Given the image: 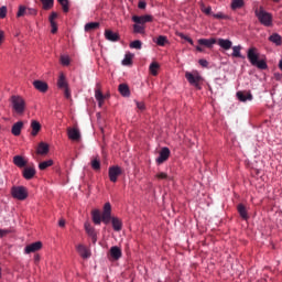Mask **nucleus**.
I'll list each match as a JSON object with an SVG mask.
<instances>
[{
    "instance_id": "obj_1",
    "label": "nucleus",
    "mask_w": 282,
    "mask_h": 282,
    "mask_svg": "<svg viewBox=\"0 0 282 282\" xmlns=\"http://www.w3.org/2000/svg\"><path fill=\"white\" fill-rule=\"evenodd\" d=\"M91 218L95 226H100V224H106V226L109 225L111 221V203H106L104 205L102 213H100V209H93Z\"/></svg>"
},
{
    "instance_id": "obj_2",
    "label": "nucleus",
    "mask_w": 282,
    "mask_h": 282,
    "mask_svg": "<svg viewBox=\"0 0 282 282\" xmlns=\"http://www.w3.org/2000/svg\"><path fill=\"white\" fill-rule=\"evenodd\" d=\"M247 58L253 67H257L258 69H268V62H265V59H259L257 47H250L248 50Z\"/></svg>"
},
{
    "instance_id": "obj_3",
    "label": "nucleus",
    "mask_w": 282,
    "mask_h": 282,
    "mask_svg": "<svg viewBox=\"0 0 282 282\" xmlns=\"http://www.w3.org/2000/svg\"><path fill=\"white\" fill-rule=\"evenodd\" d=\"M10 102H11L13 111L18 116H23V113H25L26 105H25V99H23V97L13 95L10 98Z\"/></svg>"
},
{
    "instance_id": "obj_4",
    "label": "nucleus",
    "mask_w": 282,
    "mask_h": 282,
    "mask_svg": "<svg viewBox=\"0 0 282 282\" xmlns=\"http://www.w3.org/2000/svg\"><path fill=\"white\" fill-rule=\"evenodd\" d=\"M254 14L258 21L261 23V25H264V28H270L272 25V15L270 12L264 11L263 7L256 9Z\"/></svg>"
},
{
    "instance_id": "obj_5",
    "label": "nucleus",
    "mask_w": 282,
    "mask_h": 282,
    "mask_svg": "<svg viewBox=\"0 0 282 282\" xmlns=\"http://www.w3.org/2000/svg\"><path fill=\"white\" fill-rule=\"evenodd\" d=\"M185 78L189 83V85H192L196 89H202L200 85H202V80H204V78L202 77L199 72H197V70L186 72Z\"/></svg>"
},
{
    "instance_id": "obj_6",
    "label": "nucleus",
    "mask_w": 282,
    "mask_h": 282,
    "mask_svg": "<svg viewBox=\"0 0 282 282\" xmlns=\"http://www.w3.org/2000/svg\"><path fill=\"white\" fill-rule=\"evenodd\" d=\"M11 194L14 199H19L20 202L28 199V189L24 186H13L11 188Z\"/></svg>"
},
{
    "instance_id": "obj_7",
    "label": "nucleus",
    "mask_w": 282,
    "mask_h": 282,
    "mask_svg": "<svg viewBox=\"0 0 282 282\" xmlns=\"http://www.w3.org/2000/svg\"><path fill=\"white\" fill-rule=\"evenodd\" d=\"M108 175H109L110 182H113L116 184V182H118V177L122 175V169H120V166H110L108 171Z\"/></svg>"
},
{
    "instance_id": "obj_8",
    "label": "nucleus",
    "mask_w": 282,
    "mask_h": 282,
    "mask_svg": "<svg viewBox=\"0 0 282 282\" xmlns=\"http://www.w3.org/2000/svg\"><path fill=\"white\" fill-rule=\"evenodd\" d=\"M84 228L88 237H90L93 243L96 245V241H98V234H96V229L91 227V224L89 223H85Z\"/></svg>"
},
{
    "instance_id": "obj_9",
    "label": "nucleus",
    "mask_w": 282,
    "mask_h": 282,
    "mask_svg": "<svg viewBox=\"0 0 282 282\" xmlns=\"http://www.w3.org/2000/svg\"><path fill=\"white\" fill-rule=\"evenodd\" d=\"M133 23L139 25H144L145 23H151L153 21V17L151 15H133L132 17Z\"/></svg>"
},
{
    "instance_id": "obj_10",
    "label": "nucleus",
    "mask_w": 282,
    "mask_h": 282,
    "mask_svg": "<svg viewBox=\"0 0 282 282\" xmlns=\"http://www.w3.org/2000/svg\"><path fill=\"white\" fill-rule=\"evenodd\" d=\"M169 158H171V150L169 148H163V149H161V151L159 153L156 163L164 164V162H166V160H169Z\"/></svg>"
},
{
    "instance_id": "obj_11",
    "label": "nucleus",
    "mask_w": 282,
    "mask_h": 282,
    "mask_svg": "<svg viewBox=\"0 0 282 282\" xmlns=\"http://www.w3.org/2000/svg\"><path fill=\"white\" fill-rule=\"evenodd\" d=\"M43 248V242L36 241L25 247L24 252L25 254H32V252H39Z\"/></svg>"
},
{
    "instance_id": "obj_12",
    "label": "nucleus",
    "mask_w": 282,
    "mask_h": 282,
    "mask_svg": "<svg viewBox=\"0 0 282 282\" xmlns=\"http://www.w3.org/2000/svg\"><path fill=\"white\" fill-rule=\"evenodd\" d=\"M67 135L69 140H73V142L80 141V130H78V128H68Z\"/></svg>"
},
{
    "instance_id": "obj_13",
    "label": "nucleus",
    "mask_w": 282,
    "mask_h": 282,
    "mask_svg": "<svg viewBox=\"0 0 282 282\" xmlns=\"http://www.w3.org/2000/svg\"><path fill=\"white\" fill-rule=\"evenodd\" d=\"M105 37L107 41H110L111 43H118V41H120V34H118L111 30L105 31Z\"/></svg>"
},
{
    "instance_id": "obj_14",
    "label": "nucleus",
    "mask_w": 282,
    "mask_h": 282,
    "mask_svg": "<svg viewBox=\"0 0 282 282\" xmlns=\"http://www.w3.org/2000/svg\"><path fill=\"white\" fill-rule=\"evenodd\" d=\"M109 254L111 259H113L115 261H118V259L122 258V249H120V247L118 246H113L110 248Z\"/></svg>"
},
{
    "instance_id": "obj_15",
    "label": "nucleus",
    "mask_w": 282,
    "mask_h": 282,
    "mask_svg": "<svg viewBox=\"0 0 282 282\" xmlns=\"http://www.w3.org/2000/svg\"><path fill=\"white\" fill-rule=\"evenodd\" d=\"M237 210H238L241 219H243L245 221H248V219H250V216L248 215V208L246 207V205H243L241 203L238 204Z\"/></svg>"
},
{
    "instance_id": "obj_16",
    "label": "nucleus",
    "mask_w": 282,
    "mask_h": 282,
    "mask_svg": "<svg viewBox=\"0 0 282 282\" xmlns=\"http://www.w3.org/2000/svg\"><path fill=\"white\" fill-rule=\"evenodd\" d=\"M37 155H47L50 153V145L45 142H40L36 148Z\"/></svg>"
},
{
    "instance_id": "obj_17",
    "label": "nucleus",
    "mask_w": 282,
    "mask_h": 282,
    "mask_svg": "<svg viewBox=\"0 0 282 282\" xmlns=\"http://www.w3.org/2000/svg\"><path fill=\"white\" fill-rule=\"evenodd\" d=\"M77 252L83 259H89L91 257V252H89V249L85 245H78Z\"/></svg>"
},
{
    "instance_id": "obj_18",
    "label": "nucleus",
    "mask_w": 282,
    "mask_h": 282,
    "mask_svg": "<svg viewBox=\"0 0 282 282\" xmlns=\"http://www.w3.org/2000/svg\"><path fill=\"white\" fill-rule=\"evenodd\" d=\"M33 86L35 89H37V91H41L42 94H45V91L48 89L47 83L43 80H34Z\"/></svg>"
},
{
    "instance_id": "obj_19",
    "label": "nucleus",
    "mask_w": 282,
    "mask_h": 282,
    "mask_svg": "<svg viewBox=\"0 0 282 282\" xmlns=\"http://www.w3.org/2000/svg\"><path fill=\"white\" fill-rule=\"evenodd\" d=\"M23 121L15 122L11 128L12 135L19 137L21 135V131L23 130Z\"/></svg>"
},
{
    "instance_id": "obj_20",
    "label": "nucleus",
    "mask_w": 282,
    "mask_h": 282,
    "mask_svg": "<svg viewBox=\"0 0 282 282\" xmlns=\"http://www.w3.org/2000/svg\"><path fill=\"white\" fill-rule=\"evenodd\" d=\"M237 98L240 102H246L248 100H252V94L250 91H238Z\"/></svg>"
},
{
    "instance_id": "obj_21",
    "label": "nucleus",
    "mask_w": 282,
    "mask_h": 282,
    "mask_svg": "<svg viewBox=\"0 0 282 282\" xmlns=\"http://www.w3.org/2000/svg\"><path fill=\"white\" fill-rule=\"evenodd\" d=\"M217 43V40L214 37L212 39H199L198 45H204L205 47H208L209 50Z\"/></svg>"
},
{
    "instance_id": "obj_22",
    "label": "nucleus",
    "mask_w": 282,
    "mask_h": 282,
    "mask_svg": "<svg viewBox=\"0 0 282 282\" xmlns=\"http://www.w3.org/2000/svg\"><path fill=\"white\" fill-rule=\"evenodd\" d=\"M31 135H33V138H36V135H39V132L41 131V122L36 121V120H32L31 121Z\"/></svg>"
},
{
    "instance_id": "obj_23",
    "label": "nucleus",
    "mask_w": 282,
    "mask_h": 282,
    "mask_svg": "<svg viewBox=\"0 0 282 282\" xmlns=\"http://www.w3.org/2000/svg\"><path fill=\"white\" fill-rule=\"evenodd\" d=\"M13 164H15V166L19 169H23V166H28V161H25V159H23L21 155H15L13 158Z\"/></svg>"
},
{
    "instance_id": "obj_24",
    "label": "nucleus",
    "mask_w": 282,
    "mask_h": 282,
    "mask_svg": "<svg viewBox=\"0 0 282 282\" xmlns=\"http://www.w3.org/2000/svg\"><path fill=\"white\" fill-rule=\"evenodd\" d=\"M110 221L116 232H120V230H122V220H120L118 217L110 218Z\"/></svg>"
},
{
    "instance_id": "obj_25",
    "label": "nucleus",
    "mask_w": 282,
    "mask_h": 282,
    "mask_svg": "<svg viewBox=\"0 0 282 282\" xmlns=\"http://www.w3.org/2000/svg\"><path fill=\"white\" fill-rule=\"evenodd\" d=\"M57 87L58 89H67V87H69V85L67 84V79L65 78V74L63 73L59 74Z\"/></svg>"
},
{
    "instance_id": "obj_26",
    "label": "nucleus",
    "mask_w": 282,
    "mask_h": 282,
    "mask_svg": "<svg viewBox=\"0 0 282 282\" xmlns=\"http://www.w3.org/2000/svg\"><path fill=\"white\" fill-rule=\"evenodd\" d=\"M36 175V170L34 167H25L23 170L24 180H32Z\"/></svg>"
},
{
    "instance_id": "obj_27",
    "label": "nucleus",
    "mask_w": 282,
    "mask_h": 282,
    "mask_svg": "<svg viewBox=\"0 0 282 282\" xmlns=\"http://www.w3.org/2000/svg\"><path fill=\"white\" fill-rule=\"evenodd\" d=\"M269 41L270 43H274V45L276 46H281L282 45V37L279 33H273L269 36Z\"/></svg>"
},
{
    "instance_id": "obj_28",
    "label": "nucleus",
    "mask_w": 282,
    "mask_h": 282,
    "mask_svg": "<svg viewBox=\"0 0 282 282\" xmlns=\"http://www.w3.org/2000/svg\"><path fill=\"white\" fill-rule=\"evenodd\" d=\"M217 43L223 50H230L232 47V42L230 40L219 39Z\"/></svg>"
},
{
    "instance_id": "obj_29",
    "label": "nucleus",
    "mask_w": 282,
    "mask_h": 282,
    "mask_svg": "<svg viewBox=\"0 0 282 282\" xmlns=\"http://www.w3.org/2000/svg\"><path fill=\"white\" fill-rule=\"evenodd\" d=\"M99 28V22H90L85 25V32H94V30H98Z\"/></svg>"
},
{
    "instance_id": "obj_30",
    "label": "nucleus",
    "mask_w": 282,
    "mask_h": 282,
    "mask_svg": "<svg viewBox=\"0 0 282 282\" xmlns=\"http://www.w3.org/2000/svg\"><path fill=\"white\" fill-rule=\"evenodd\" d=\"M118 89L121 96L127 97L131 94V91L129 90V86L127 84H120Z\"/></svg>"
},
{
    "instance_id": "obj_31",
    "label": "nucleus",
    "mask_w": 282,
    "mask_h": 282,
    "mask_svg": "<svg viewBox=\"0 0 282 282\" xmlns=\"http://www.w3.org/2000/svg\"><path fill=\"white\" fill-rule=\"evenodd\" d=\"M43 10H52L54 8V0H40Z\"/></svg>"
},
{
    "instance_id": "obj_32",
    "label": "nucleus",
    "mask_w": 282,
    "mask_h": 282,
    "mask_svg": "<svg viewBox=\"0 0 282 282\" xmlns=\"http://www.w3.org/2000/svg\"><path fill=\"white\" fill-rule=\"evenodd\" d=\"M147 30V26H144L143 24H133V32L134 34H144Z\"/></svg>"
},
{
    "instance_id": "obj_33",
    "label": "nucleus",
    "mask_w": 282,
    "mask_h": 282,
    "mask_svg": "<svg viewBox=\"0 0 282 282\" xmlns=\"http://www.w3.org/2000/svg\"><path fill=\"white\" fill-rule=\"evenodd\" d=\"M53 165H54V161L47 160V161L41 162L39 164V169L40 171H45L46 169H50V166H53Z\"/></svg>"
},
{
    "instance_id": "obj_34",
    "label": "nucleus",
    "mask_w": 282,
    "mask_h": 282,
    "mask_svg": "<svg viewBox=\"0 0 282 282\" xmlns=\"http://www.w3.org/2000/svg\"><path fill=\"white\" fill-rule=\"evenodd\" d=\"M245 2L243 0H231V10H239L243 8Z\"/></svg>"
},
{
    "instance_id": "obj_35",
    "label": "nucleus",
    "mask_w": 282,
    "mask_h": 282,
    "mask_svg": "<svg viewBox=\"0 0 282 282\" xmlns=\"http://www.w3.org/2000/svg\"><path fill=\"white\" fill-rule=\"evenodd\" d=\"M154 42L160 47H164V45H166V43H169V39L164 35H160L159 37H156V41H154Z\"/></svg>"
},
{
    "instance_id": "obj_36",
    "label": "nucleus",
    "mask_w": 282,
    "mask_h": 282,
    "mask_svg": "<svg viewBox=\"0 0 282 282\" xmlns=\"http://www.w3.org/2000/svg\"><path fill=\"white\" fill-rule=\"evenodd\" d=\"M132 63H133V54L131 53L126 54L124 58L122 59V65L129 66V65H132Z\"/></svg>"
},
{
    "instance_id": "obj_37",
    "label": "nucleus",
    "mask_w": 282,
    "mask_h": 282,
    "mask_svg": "<svg viewBox=\"0 0 282 282\" xmlns=\"http://www.w3.org/2000/svg\"><path fill=\"white\" fill-rule=\"evenodd\" d=\"M149 69L152 76H158V69H160V64H158V62H153L152 64H150Z\"/></svg>"
},
{
    "instance_id": "obj_38",
    "label": "nucleus",
    "mask_w": 282,
    "mask_h": 282,
    "mask_svg": "<svg viewBox=\"0 0 282 282\" xmlns=\"http://www.w3.org/2000/svg\"><path fill=\"white\" fill-rule=\"evenodd\" d=\"M95 98L96 100H105V95L100 90V84H97V88L95 89Z\"/></svg>"
},
{
    "instance_id": "obj_39",
    "label": "nucleus",
    "mask_w": 282,
    "mask_h": 282,
    "mask_svg": "<svg viewBox=\"0 0 282 282\" xmlns=\"http://www.w3.org/2000/svg\"><path fill=\"white\" fill-rule=\"evenodd\" d=\"M28 14V8L23 4L19 7V10L17 12V18L21 19V17H25Z\"/></svg>"
},
{
    "instance_id": "obj_40",
    "label": "nucleus",
    "mask_w": 282,
    "mask_h": 282,
    "mask_svg": "<svg viewBox=\"0 0 282 282\" xmlns=\"http://www.w3.org/2000/svg\"><path fill=\"white\" fill-rule=\"evenodd\" d=\"M58 3L62 6L63 12H69V0H57Z\"/></svg>"
},
{
    "instance_id": "obj_41",
    "label": "nucleus",
    "mask_w": 282,
    "mask_h": 282,
    "mask_svg": "<svg viewBox=\"0 0 282 282\" xmlns=\"http://www.w3.org/2000/svg\"><path fill=\"white\" fill-rule=\"evenodd\" d=\"M131 50H142V42L140 40H135L130 43Z\"/></svg>"
},
{
    "instance_id": "obj_42",
    "label": "nucleus",
    "mask_w": 282,
    "mask_h": 282,
    "mask_svg": "<svg viewBox=\"0 0 282 282\" xmlns=\"http://www.w3.org/2000/svg\"><path fill=\"white\" fill-rule=\"evenodd\" d=\"M232 56L234 58H241V46L232 47Z\"/></svg>"
},
{
    "instance_id": "obj_43",
    "label": "nucleus",
    "mask_w": 282,
    "mask_h": 282,
    "mask_svg": "<svg viewBox=\"0 0 282 282\" xmlns=\"http://www.w3.org/2000/svg\"><path fill=\"white\" fill-rule=\"evenodd\" d=\"M90 165L94 171H100V159H93Z\"/></svg>"
},
{
    "instance_id": "obj_44",
    "label": "nucleus",
    "mask_w": 282,
    "mask_h": 282,
    "mask_svg": "<svg viewBox=\"0 0 282 282\" xmlns=\"http://www.w3.org/2000/svg\"><path fill=\"white\" fill-rule=\"evenodd\" d=\"M200 10H202V12H204V14H207V15H210L213 12V8L206 7L204 4H202Z\"/></svg>"
},
{
    "instance_id": "obj_45",
    "label": "nucleus",
    "mask_w": 282,
    "mask_h": 282,
    "mask_svg": "<svg viewBox=\"0 0 282 282\" xmlns=\"http://www.w3.org/2000/svg\"><path fill=\"white\" fill-rule=\"evenodd\" d=\"M156 180H171V177H169V174L164 173V172H160L155 175Z\"/></svg>"
},
{
    "instance_id": "obj_46",
    "label": "nucleus",
    "mask_w": 282,
    "mask_h": 282,
    "mask_svg": "<svg viewBox=\"0 0 282 282\" xmlns=\"http://www.w3.org/2000/svg\"><path fill=\"white\" fill-rule=\"evenodd\" d=\"M178 36H180V39L187 41V43H189V45L194 44L193 39H191L188 35H184V33H180Z\"/></svg>"
},
{
    "instance_id": "obj_47",
    "label": "nucleus",
    "mask_w": 282,
    "mask_h": 282,
    "mask_svg": "<svg viewBox=\"0 0 282 282\" xmlns=\"http://www.w3.org/2000/svg\"><path fill=\"white\" fill-rule=\"evenodd\" d=\"M56 19H58V13L52 12L48 18V21H50V23H56Z\"/></svg>"
},
{
    "instance_id": "obj_48",
    "label": "nucleus",
    "mask_w": 282,
    "mask_h": 282,
    "mask_svg": "<svg viewBox=\"0 0 282 282\" xmlns=\"http://www.w3.org/2000/svg\"><path fill=\"white\" fill-rule=\"evenodd\" d=\"M7 14H8V8L1 7L0 8V19H6Z\"/></svg>"
},
{
    "instance_id": "obj_49",
    "label": "nucleus",
    "mask_w": 282,
    "mask_h": 282,
    "mask_svg": "<svg viewBox=\"0 0 282 282\" xmlns=\"http://www.w3.org/2000/svg\"><path fill=\"white\" fill-rule=\"evenodd\" d=\"M51 23V33L52 34H56V32H58V24L56 22H50Z\"/></svg>"
},
{
    "instance_id": "obj_50",
    "label": "nucleus",
    "mask_w": 282,
    "mask_h": 282,
    "mask_svg": "<svg viewBox=\"0 0 282 282\" xmlns=\"http://www.w3.org/2000/svg\"><path fill=\"white\" fill-rule=\"evenodd\" d=\"M26 15L36 17V9L26 8Z\"/></svg>"
},
{
    "instance_id": "obj_51",
    "label": "nucleus",
    "mask_w": 282,
    "mask_h": 282,
    "mask_svg": "<svg viewBox=\"0 0 282 282\" xmlns=\"http://www.w3.org/2000/svg\"><path fill=\"white\" fill-rule=\"evenodd\" d=\"M137 108L139 111H144V109H147V107L144 106V102L142 101H137Z\"/></svg>"
},
{
    "instance_id": "obj_52",
    "label": "nucleus",
    "mask_w": 282,
    "mask_h": 282,
    "mask_svg": "<svg viewBox=\"0 0 282 282\" xmlns=\"http://www.w3.org/2000/svg\"><path fill=\"white\" fill-rule=\"evenodd\" d=\"M61 63H62V65H65V66L69 65V57L62 56L61 57Z\"/></svg>"
},
{
    "instance_id": "obj_53",
    "label": "nucleus",
    "mask_w": 282,
    "mask_h": 282,
    "mask_svg": "<svg viewBox=\"0 0 282 282\" xmlns=\"http://www.w3.org/2000/svg\"><path fill=\"white\" fill-rule=\"evenodd\" d=\"M64 96H65V98H67V100H69V98H72V91H69V87L64 88Z\"/></svg>"
},
{
    "instance_id": "obj_54",
    "label": "nucleus",
    "mask_w": 282,
    "mask_h": 282,
    "mask_svg": "<svg viewBox=\"0 0 282 282\" xmlns=\"http://www.w3.org/2000/svg\"><path fill=\"white\" fill-rule=\"evenodd\" d=\"M138 8L140 10H144L147 8V2L144 0H140L139 4H138Z\"/></svg>"
},
{
    "instance_id": "obj_55",
    "label": "nucleus",
    "mask_w": 282,
    "mask_h": 282,
    "mask_svg": "<svg viewBox=\"0 0 282 282\" xmlns=\"http://www.w3.org/2000/svg\"><path fill=\"white\" fill-rule=\"evenodd\" d=\"M10 229H0V237H6L10 235Z\"/></svg>"
},
{
    "instance_id": "obj_56",
    "label": "nucleus",
    "mask_w": 282,
    "mask_h": 282,
    "mask_svg": "<svg viewBox=\"0 0 282 282\" xmlns=\"http://www.w3.org/2000/svg\"><path fill=\"white\" fill-rule=\"evenodd\" d=\"M214 19H226V15H224V13L221 12H218V13H215L213 14Z\"/></svg>"
},
{
    "instance_id": "obj_57",
    "label": "nucleus",
    "mask_w": 282,
    "mask_h": 282,
    "mask_svg": "<svg viewBox=\"0 0 282 282\" xmlns=\"http://www.w3.org/2000/svg\"><path fill=\"white\" fill-rule=\"evenodd\" d=\"M198 63L202 67H208V61L206 59H199Z\"/></svg>"
},
{
    "instance_id": "obj_58",
    "label": "nucleus",
    "mask_w": 282,
    "mask_h": 282,
    "mask_svg": "<svg viewBox=\"0 0 282 282\" xmlns=\"http://www.w3.org/2000/svg\"><path fill=\"white\" fill-rule=\"evenodd\" d=\"M58 226H59V228H65V219H59V221H58Z\"/></svg>"
},
{
    "instance_id": "obj_59",
    "label": "nucleus",
    "mask_w": 282,
    "mask_h": 282,
    "mask_svg": "<svg viewBox=\"0 0 282 282\" xmlns=\"http://www.w3.org/2000/svg\"><path fill=\"white\" fill-rule=\"evenodd\" d=\"M3 37H4L3 31H0V45L1 43H3Z\"/></svg>"
},
{
    "instance_id": "obj_60",
    "label": "nucleus",
    "mask_w": 282,
    "mask_h": 282,
    "mask_svg": "<svg viewBox=\"0 0 282 282\" xmlns=\"http://www.w3.org/2000/svg\"><path fill=\"white\" fill-rule=\"evenodd\" d=\"M97 101L99 107H102V105H105V100H97Z\"/></svg>"
},
{
    "instance_id": "obj_61",
    "label": "nucleus",
    "mask_w": 282,
    "mask_h": 282,
    "mask_svg": "<svg viewBox=\"0 0 282 282\" xmlns=\"http://www.w3.org/2000/svg\"><path fill=\"white\" fill-rule=\"evenodd\" d=\"M34 259H35L36 262H39V261H41V256H40V254H36V256L34 257Z\"/></svg>"
},
{
    "instance_id": "obj_62",
    "label": "nucleus",
    "mask_w": 282,
    "mask_h": 282,
    "mask_svg": "<svg viewBox=\"0 0 282 282\" xmlns=\"http://www.w3.org/2000/svg\"><path fill=\"white\" fill-rule=\"evenodd\" d=\"M197 52H204V48L202 46H196Z\"/></svg>"
},
{
    "instance_id": "obj_63",
    "label": "nucleus",
    "mask_w": 282,
    "mask_h": 282,
    "mask_svg": "<svg viewBox=\"0 0 282 282\" xmlns=\"http://www.w3.org/2000/svg\"><path fill=\"white\" fill-rule=\"evenodd\" d=\"M278 67H279V69H281V72H282V58L280 59Z\"/></svg>"
},
{
    "instance_id": "obj_64",
    "label": "nucleus",
    "mask_w": 282,
    "mask_h": 282,
    "mask_svg": "<svg viewBox=\"0 0 282 282\" xmlns=\"http://www.w3.org/2000/svg\"><path fill=\"white\" fill-rule=\"evenodd\" d=\"M273 1H279V0H273Z\"/></svg>"
}]
</instances>
